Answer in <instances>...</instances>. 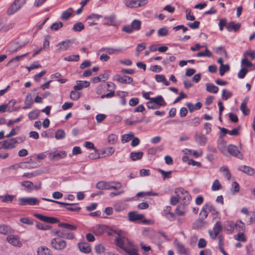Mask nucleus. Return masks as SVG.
Returning a JSON list of instances; mask_svg holds the SVG:
<instances>
[{
	"label": "nucleus",
	"instance_id": "obj_1",
	"mask_svg": "<svg viewBox=\"0 0 255 255\" xmlns=\"http://www.w3.org/2000/svg\"><path fill=\"white\" fill-rule=\"evenodd\" d=\"M58 226L62 228L61 230H54L53 234L61 238H65L68 240L74 238V235L71 231L76 230L77 227L75 225L65 223H59Z\"/></svg>",
	"mask_w": 255,
	"mask_h": 255
},
{
	"label": "nucleus",
	"instance_id": "obj_2",
	"mask_svg": "<svg viewBox=\"0 0 255 255\" xmlns=\"http://www.w3.org/2000/svg\"><path fill=\"white\" fill-rule=\"evenodd\" d=\"M219 28L221 31L223 30L224 26H225L229 31H238L241 27V24L240 23H235L234 21L227 22L226 19H222L219 22Z\"/></svg>",
	"mask_w": 255,
	"mask_h": 255
},
{
	"label": "nucleus",
	"instance_id": "obj_3",
	"mask_svg": "<svg viewBox=\"0 0 255 255\" xmlns=\"http://www.w3.org/2000/svg\"><path fill=\"white\" fill-rule=\"evenodd\" d=\"M115 233L118 235V237L115 239L116 245L121 249L125 251L128 248L126 244L128 242V240L123 237V236L124 235V232L121 230H118L116 231Z\"/></svg>",
	"mask_w": 255,
	"mask_h": 255
},
{
	"label": "nucleus",
	"instance_id": "obj_4",
	"mask_svg": "<svg viewBox=\"0 0 255 255\" xmlns=\"http://www.w3.org/2000/svg\"><path fill=\"white\" fill-rule=\"evenodd\" d=\"M174 193L180 200H182L183 201L184 204H188L189 203L191 197L189 193L183 188H176L174 190Z\"/></svg>",
	"mask_w": 255,
	"mask_h": 255
},
{
	"label": "nucleus",
	"instance_id": "obj_5",
	"mask_svg": "<svg viewBox=\"0 0 255 255\" xmlns=\"http://www.w3.org/2000/svg\"><path fill=\"white\" fill-rule=\"evenodd\" d=\"M128 220L131 222H135L137 221L142 220V222L143 224H152L153 221L151 220H143L144 215L142 214H139L135 212H130L128 214Z\"/></svg>",
	"mask_w": 255,
	"mask_h": 255
},
{
	"label": "nucleus",
	"instance_id": "obj_6",
	"mask_svg": "<svg viewBox=\"0 0 255 255\" xmlns=\"http://www.w3.org/2000/svg\"><path fill=\"white\" fill-rule=\"evenodd\" d=\"M19 205L20 206L38 205L39 200L35 197H21L18 199Z\"/></svg>",
	"mask_w": 255,
	"mask_h": 255
},
{
	"label": "nucleus",
	"instance_id": "obj_7",
	"mask_svg": "<svg viewBox=\"0 0 255 255\" xmlns=\"http://www.w3.org/2000/svg\"><path fill=\"white\" fill-rule=\"evenodd\" d=\"M24 139V137H19L8 139L3 141L2 146L5 148L11 149L15 147V144L16 143L20 142L22 141Z\"/></svg>",
	"mask_w": 255,
	"mask_h": 255
},
{
	"label": "nucleus",
	"instance_id": "obj_8",
	"mask_svg": "<svg viewBox=\"0 0 255 255\" xmlns=\"http://www.w3.org/2000/svg\"><path fill=\"white\" fill-rule=\"evenodd\" d=\"M141 26V22L137 19H134L132 21L130 25H128L125 26L123 28V30L126 32L130 33L133 30H138L140 29Z\"/></svg>",
	"mask_w": 255,
	"mask_h": 255
},
{
	"label": "nucleus",
	"instance_id": "obj_9",
	"mask_svg": "<svg viewBox=\"0 0 255 255\" xmlns=\"http://www.w3.org/2000/svg\"><path fill=\"white\" fill-rule=\"evenodd\" d=\"M52 247L56 250H63L66 247V242L60 238H54L51 241Z\"/></svg>",
	"mask_w": 255,
	"mask_h": 255
},
{
	"label": "nucleus",
	"instance_id": "obj_10",
	"mask_svg": "<svg viewBox=\"0 0 255 255\" xmlns=\"http://www.w3.org/2000/svg\"><path fill=\"white\" fill-rule=\"evenodd\" d=\"M125 3L127 7L134 8L145 4L146 1L145 0H126Z\"/></svg>",
	"mask_w": 255,
	"mask_h": 255
},
{
	"label": "nucleus",
	"instance_id": "obj_11",
	"mask_svg": "<svg viewBox=\"0 0 255 255\" xmlns=\"http://www.w3.org/2000/svg\"><path fill=\"white\" fill-rule=\"evenodd\" d=\"M73 42L69 39L59 42L57 45V51L60 52L67 50L72 44Z\"/></svg>",
	"mask_w": 255,
	"mask_h": 255
},
{
	"label": "nucleus",
	"instance_id": "obj_12",
	"mask_svg": "<svg viewBox=\"0 0 255 255\" xmlns=\"http://www.w3.org/2000/svg\"><path fill=\"white\" fill-rule=\"evenodd\" d=\"M35 216L41 221L45 222L54 224L59 222V220L54 217L45 216L41 214H35Z\"/></svg>",
	"mask_w": 255,
	"mask_h": 255
},
{
	"label": "nucleus",
	"instance_id": "obj_13",
	"mask_svg": "<svg viewBox=\"0 0 255 255\" xmlns=\"http://www.w3.org/2000/svg\"><path fill=\"white\" fill-rule=\"evenodd\" d=\"M228 151L231 155L237 157L240 159L243 158L242 155L238 149L237 146L231 144L228 147Z\"/></svg>",
	"mask_w": 255,
	"mask_h": 255
},
{
	"label": "nucleus",
	"instance_id": "obj_14",
	"mask_svg": "<svg viewBox=\"0 0 255 255\" xmlns=\"http://www.w3.org/2000/svg\"><path fill=\"white\" fill-rule=\"evenodd\" d=\"M6 240L9 244L13 246H17L19 247L22 246V243L19 241V238L16 236H8L6 238Z\"/></svg>",
	"mask_w": 255,
	"mask_h": 255
},
{
	"label": "nucleus",
	"instance_id": "obj_15",
	"mask_svg": "<svg viewBox=\"0 0 255 255\" xmlns=\"http://www.w3.org/2000/svg\"><path fill=\"white\" fill-rule=\"evenodd\" d=\"M114 79L119 82L125 84H129L133 81L132 78L130 77L127 76L121 77L119 75H116L114 77Z\"/></svg>",
	"mask_w": 255,
	"mask_h": 255
},
{
	"label": "nucleus",
	"instance_id": "obj_16",
	"mask_svg": "<svg viewBox=\"0 0 255 255\" xmlns=\"http://www.w3.org/2000/svg\"><path fill=\"white\" fill-rule=\"evenodd\" d=\"M80 251L84 253L88 254L91 252V248L90 245L86 242L80 243L78 245Z\"/></svg>",
	"mask_w": 255,
	"mask_h": 255
},
{
	"label": "nucleus",
	"instance_id": "obj_17",
	"mask_svg": "<svg viewBox=\"0 0 255 255\" xmlns=\"http://www.w3.org/2000/svg\"><path fill=\"white\" fill-rule=\"evenodd\" d=\"M122 185L119 182H107L106 190H118L121 188Z\"/></svg>",
	"mask_w": 255,
	"mask_h": 255
},
{
	"label": "nucleus",
	"instance_id": "obj_18",
	"mask_svg": "<svg viewBox=\"0 0 255 255\" xmlns=\"http://www.w3.org/2000/svg\"><path fill=\"white\" fill-rule=\"evenodd\" d=\"M174 244L179 254H186L187 253L188 249L182 243L176 240L174 242Z\"/></svg>",
	"mask_w": 255,
	"mask_h": 255
},
{
	"label": "nucleus",
	"instance_id": "obj_19",
	"mask_svg": "<svg viewBox=\"0 0 255 255\" xmlns=\"http://www.w3.org/2000/svg\"><path fill=\"white\" fill-rule=\"evenodd\" d=\"M196 142L201 146H204L207 143V139L205 135L202 134H196Z\"/></svg>",
	"mask_w": 255,
	"mask_h": 255
},
{
	"label": "nucleus",
	"instance_id": "obj_20",
	"mask_svg": "<svg viewBox=\"0 0 255 255\" xmlns=\"http://www.w3.org/2000/svg\"><path fill=\"white\" fill-rule=\"evenodd\" d=\"M76 85L74 87V89L76 91L80 90L83 88L88 87L90 85V83L87 81H77Z\"/></svg>",
	"mask_w": 255,
	"mask_h": 255
},
{
	"label": "nucleus",
	"instance_id": "obj_21",
	"mask_svg": "<svg viewBox=\"0 0 255 255\" xmlns=\"http://www.w3.org/2000/svg\"><path fill=\"white\" fill-rule=\"evenodd\" d=\"M239 170L250 176L253 175L255 173V170L253 168L246 165L240 166Z\"/></svg>",
	"mask_w": 255,
	"mask_h": 255
},
{
	"label": "nucleus",
	"instance_id": "obj_22",
	"mask_svg": "<svg viewBox=\"0 0 255 255\" xmlns=\"http://www.w3.org/2000/svg\"><path fill=\"white\" fill-rule=\"evenodd\" d=\"M37 255H52V252L47 247L41 246L37 249Z\"/></svg>",
	"mask_w": 255,
	"mask_h": 255
},
{
	"label": "nucleus",
	"instance_id": "obj_23",
	"mask_svg": "<svg viewBox=\"0 0 255 255\" xmlns=\"http://www.w3.org/2000/svg\"><path fill=\"white\" fill-rule=\"evenodd\" d=\"M28 42H26L23 45H20L19 46L18 45L17 43H14L12 45H11L9 48L7 49L6 51L9 53V54H12L15 52H16L19 49H21L23 47L25 46Z\"/></svg>",
	"mask_w": 255,
	"mask_h": 255
},
{
	"label": "nucleus",
	"instance_id": "obj_24",
	"mask_svg": "<svg viewBox=\"0 0 255 255\" xmlns=\"http://www.w3.org/2000/svg\"><path fill=\"white\" fill-rule=\"evenodd\" d=\"M108 229V227L105 225H97L94 228L95 234L97 235H101L103 234Z\"/></svg>",
	"mask_w": 255,
	"mask_h": 255
},
{
	"label": "nucleus",
	"instance_id": "obj_25",
	"mask_svg": "<svg viewBox=\"0 0 255 255\" xmlns=\"http://www.w3.org/2000/svg\"><path fill=\"white\" fill-rule=\"evenodd\" d=\"M248 99H245L240 106V110L244 115H248L250 113V110L247 108Z\"/></svg>",
	"mask_w": 255,
	"mask_h": 255
},
{
	"label": "nucleus",
	"instance_id": "obj_26",
	"mask_svg": "<svg viewBox=\"0 0 255 255\" xmlns=\"http://www.w3.org/2000/svg\"><path fill=\"white\" fill-rule=\"evenodd\" d=\"M150 100H151L152 102L154 103L156 105L159 106V108L160 106L165 105V101L161 96H158L155 98H152Z\"/></svg>",
	"mask_w": 255,
	"mask_h": 255
},
{
	"label": "nucleus",
	"instance_id": "obj_27",
	"mask_svg": "<svg viewBox=\"0 0 255 255\" xmlns=\"http://www.w3.org/2000/svg\"><path fill=\"white\" fill-rule=\"evenodd\" d=\"M203 220L202 218L197 220L193 224V228L195 229H199L204 227L206 225V222Z\"/></svg>",
	"mask_w": 255,
	"mask_h": 255
},
{
	"label": "nucleus",
	"instance_id": "obj_28",
	"mask_svg": "<svg viewBox=\"0 0 255 255\" xmlns=\"http://www.w3.org/2000/svg\"><path fill=\"white\" fill-rule=\"evenodd\" d=\"M221 131L223 132L224 134L228 133L231 135H237L239 134V129L238 128H234L231 130H229L227 128H220Z\"/></svg>",
	"mask_w": 255,
	"mask_h": 255
},
{
	"label": "nucleus",
	"instance_id": "obj_29",
	"mask_svg": "<svg viewBox=\"0 0 255 255\" xmlns=\"http://www.w3.org/2000/svg\"><path fill=\"white\" fill-rule=\"evenodd\" d=\"M206 90L211 93H217L218 92L219 88L212 83H207L206 85Z\"/></svg>",
	"mask_w": 255,
	"mask_h": 255
},
{
	"label": "nucleus",
	"instance_id": "obj_30",
	"mask_svg": "<svg viewBox=\"0 0 255 255\" xmlns=\"http://www.w3.org/2000/svg\"><path fill=\"white\" fill-rule=\"evenodd\" d=\"M14 198V195L9 194H6L5 195L0 196L1 201L7 203H11Z\"/></svg>",
	"mask_w": 255,
	"mask_h": 255
},
{
	"label": "nucleus",
	"instance_id": "obj_31",
	"mask_svg": "<svg viewBox=\"0 0 255 255\" xmlns=\"http://www.w3.org/2000/svg\"><path fill=\"white\" fill-rule=\"evenodd\" d=\"M187 106L190 112H192L195 110L200 109L202 107V104L200 102L197 103L195 105H193L192 103H188Z\"/></svg>",
	"mask_w": 255,
	"mask_h": 255
},
{
	"label": "nucleus",
	"instance_id": "obj_32",
	"mask_svg": "<svg viewBox=\"0 0 255 255\" xmlns=\"http://www.w3.org/2000/svg\"><path fill=\"white\" fill-rule=\"evenodd\" d=\"M143 152L142 151L138 152H132L130 154V157L133 161L140 159L143 156Z\"/></svg>",
	"mask_w": 255,
	"mask_h": 255
},
{
	"label": "nucleus",
	"instance_id": "obj_33",
	"mask_svg": "<svg viewBox=\"0 0 255 255\" xmlns=\"http://www.w3.org/2000/svg\"><path fill=\"white\" fill-rule=\"evenodd\" d=\"M18 8L16 6L14 2L9 6L7 9V13L8 15H12L15 13L18 10Z\"/></svg>",
	"mask_w": 255,
	"mask_h": 255
},
{
	"label": "nucleus",
	"instance_id": "obj_34",
	"mask_svg": "<svg viewBox=\"0 0 255 255\" xmlns=\"http://www.w3.org/2000/svg\"><path fill=\"white\" fill-rule=\"evenodd\" d=\"M187 211V209L184 204L179 205L176 209L175 212L177 215H183Z\"/></svg>",
	"mask_w": 255,
	"mask_h": 255
},
{
	"label": "nucleus",
	"instance_id": "obj_35",
	"mask_svg": "<svg viewBox=\"0 0 255 255\" xmlns=\"http://www.w3.org/2000/svg\"><path fill=\"white\" fill-rule=\"evenodd\" d=\"M101 51L105 52L109 54H113L116 53H118L121 52L122 50L121 49H114L112 48H103L101 49Z\"/></svg>",
	"mask_w": 255,
	"mask_h": 255
},
{
	"label": "nucleus",
	"instance_id": "obj_36",
	"mask_svg": "<svg viewBox=\"0 0 255 255\" xmlns=\"http://www.w3.org/2000/svg\"><path fill=\"white\" fill-rule=\"evenodd\" d=\"M220 171L223 174L224 176L229 180L231 179V175L228 167L226 166H222L220 168Z\"/></svg>",
	"mask_w": 255,
	"mask_h": 255
},
{
	"label": "nucleus",
	"instance_id": "obj_37",
	"mask_svg": "<svg viewBox=\"0 0 255 255\" xmlns=\"http://www.w3.org/2000/svg\"><path fill=\"white\" fill-rule=\"evenodd\" d=\"M155 79L157 82H161L166 86H168L170 83L166 80L165 76L163 75H156Z\"/></svg>",
	"mask_w": 255,
	"mask_h": 255
},
{
	"label": "nucleus",
	"instance_id": "obj_38",
	"mask_svg": "<svg viewBox=\"0 0 255 255\" xmlns=\"http://www.w3.org/2000/svg\"><path fill=\"white\" fill-rule=\"evenodd\" d=\"M108 75L106 73L100 75L99 76L94 77L93 79V82L94 83L100 82L101 80L105 81L108 79Z\"/></svg>",
	"mask_w": 255,
	"mask_h": 255
},
{
	"label": "nucleus",
	"instance_id": "obj_39",
	"mask_svg": "<svg viewBox=\"0 0 255 255\" xmlns=\"http://www.w3.org/2000/svg\"><path fill=\"white\" fill-rule=\"evenodd\" d=\"M21 185L29 191L33 190L34 184L30 181H24L21 182Z\"/></svg>",
	"mask_w": 255,
	"mask_h": 255
},
{
	"label": "nucleus",
	"instance_id": "obj_40",
	"mask_svg": "<svg viewBox=\"0 0 255 255\" xmlns=\"http://www.w3.org/2000/svg\"><path fill=\"white\" fill-rule=\"evenodd\" d=\"M134 137V134L130 132L128 134L123 135L122 137V142L126 143L131 140Z\"/></svg>",
	"mask_w": 255,
	"mask_h": 255
},
{
	"label": "nucleus",
	"instance_id": "obj_41",
	"mask_svg": "<svg viewBox=\"0 0 255 255\" xmlns=\"http://www.w3.org/2000/svg\"><path fill=\"white\" fill-rule=\"evenodd\" d=\"M99 17H88L86 22L89 26H92L97 24V21Z\"/></svg>",
	"mask_w": 255,
	"mask_h": 255
},
{
	"label": "nucleus",
	"instance_id": "obj_42",
	"mask_svg": "<svg viewBox=\"0 0 255 255\" xmlns=\"http://www.w3.org/2000/svg\"><path fill=\"white\" fill-rule=\"evenodd\" d=\"M222 188V186L218 179L214 181L211 187L212 191H215L220 190Z\"/></svg>",
	"mask_w": 255,
	"mask_h": 255
},
{
	"label": "nucleus",
	"instance_id": "obj_43",
	"mask_svg": "<svg viewBox=\"0 0 255 255\" xmlns=\"http://www.w3.org/2000/svg\"><path fill=\"white\" fill-rule=\"evenodd\" d=\"M108 141L109 144H114L118 141V136L113 133L110 134L108 136Z\"/></svg>",
	"mask_w": 255,
	"mask_h": 255
},
{
	"label": "nucleus",
	"instance_id": "obj_44",
	"mask_svg": "<svg viewBox=\"0 0 255 255\" xmlns=\"http://www.w3.org/2000/svg\"><path fill=\"white\" fill-rule=\"evenodd\" d=\"M84 25L82 22L75 23L73 27V30L76 32H80L84 29Z\"/></svg>",
	"mask_w": 255,
	"mask_h": 255
},
{
	"label": "nucleus",
	"instance_id": "obj_45",
	"mask_svg": "<svg viewBox=\"0 0 255 255\" xmlns=\"http://www.w3.org/2000/svg\"><path fill=\"white\" fill-rule=\"evenodd\" d=\"M39 116V111L37 109L32 111L28 115L29 119L31 120L36 119Z\"/></svg>",
	"mask_w": 255,
	"mask_h": 255
},
{
	"label": "nucleus",
	"instance_id": "obj_46",
	"mask_svg": "<svg viewBox=\"0 0 255 255\" xmlns=\"http://www.w3.org/2000/svg\"><path fill=\"white\" fill-rule=\"evenodd\" d=\"M230 67L228 64H222L220 65L219 68L220 74L221 76H223L225 72L229 71Z\"/></svg>",
	"mask_w": 255,
	"mask_h": 255
},
{
	"label": "nucleus",
	"instance_id": "obj_47",
	"mask_svg": "<svg viewBox=\"0 0 255 255\" xmlns=\"http://www.w3.org/2000/svg\"><path fill=\"white\" fill-rule=\"evenodd\" d=\"M208 215V210L207 208L206 204H205L203 206V207L201 209V211L200 213V216L201 218H202L203 219H204L207 217Z\"/></svg>",
	"mask_w": 255,
	"mask_h": 255
},
{
	"label": "nucleus",
	"instance_id": "obj_48",
	"mask_svg": "<svg viewBox=\"0 0 255 255\" xmlns=\"http://www.w3.org/2000/svg\"><path fill=\"white\" fill-rule=\"evenodd\" d=\"M10 228L5 225H0V234L6 235L10 232Z\"/></svg>",
	"mask_w": 255,
	"mask_h": 255
},
{
	"label": "nucleus",
	"instance_id": "obj_49",
	"mask_svg": "<svg viewBox=\"0 0 255 255\" xmlns=\"http://www.w3.org/2000/svg\"><path fill=\"white\" fill-rule=\"evenodd\" d=\"M66 154L65 151H60L58 153H53L52 158L55 160H59L65 157Z\"/></svg>",
	"mask_w": 255,
	"mask_h": 255
},
{
	"label": "nucleus",
	"instance_id": "obj_50",
	"mask_svg": "<svg viewBox=\"0 0 255 255\" xmlns=\"http://www.w3.org/2000/svg\"><path fill=\"white\" fill-rule=\"evenodd\" d=\"M240 190V186L239 184L236 182L234 181L232 184V187L231 189V190L232 191V193L233 194H235L237 193H238L239 191Z\"/></svg>",
	"mask_w": 255,
	"mask_h": 255
},
{
	"label": "nucleus",
	"instance_id": "obj_51",
	"mask_svg": "<svg viewBox=\"0 0 255 255\" xmlns=\"http://www.w3.org/2000/svg\"><path fill=\"white\" fill-rule=\"evenodd\" d=\"M232 96V92L225 89L223 90L222 97L223 100H227Z\"/></svg>",
	"mask_w": 255,
	"mask_h": 255
},
{
	"label": "nucleus",
	"instance_id": "obj_52",
	"mask_svg": "<svg viewBox=\"0 0 255 255\" xmlns=\"http://www.w3.org/2000/svg\"><path fill=\"white\" fill-rule=\"evenodd\" d=\"M55 137L57 139L64 138L65 137V133L62 129H58L55 132Z\"/></svg>",
	"mask_w": 255,
	"mask_h": 255
},
{
	"label": "nucleus",
	"instance_id": "obj_53",
	"mask_svg": "<svg viewBox=\"0 0 255 255\" xmlns=\"http://www.w3.org/2000/svg\"><path fill=\"white\" fill-rule=\"evenodd\" d=\"M226 227L228 231L232 233L234 231L235 227H236V224L233 222L228 221L226 222Z\"/></svg>",
	"mask_w": 255,
	"mask_h": 255
},
{
	"label": "nucleus",
	"instance_id": "obj_54",
	"mask_svg": "<svg viewBox=\"0 0 255 255\" xmlns=\"http://www.w3.org/2000/svg\"><path fill=\"white\" fill-rule=\"evenodd\" d=\"M50 38V35H46L44 36V41L43 44L42 49L47 50L49 48V39Z\"/></svg>",
	"mask_w": 255,
	"mask_h": 255
},
{
	"label": "nucleus",
	"instance_id": "obj_55",
	"mask_svg": "<svg viewBox=\"0 0 255 255\" xmlns=\"http://www.w3.org/2000/svg\"><path fill=\"white\" fill-rule=\"evenodd\" d=\"M20 222L27 225H32L33 224V221L30 218H21L19 219Z\"/></svg>",
	"mask_w": 255,
	"mask_h": 255
},
{
	"label": "nucleus",
	"instance_id": "obj_56",
	"mask_svg": "<svg viewBox=\"0 0 255 255\" xmlns=\"http://www.w3.org/2000/svg\"><path fill=\"white\" fill-rule=\"evenodd\" d=\"M197 56L198 57H203V56H207V57H211L212 56L211 52L207 49L206 46V50L205 51H202L198 52L197 54Z\"/></svg>",
	"mask_w": 255,
	"mask_h": 255
},
{
	"label": "nucleus",
	"instance_id": "obj_57",
	"mask_svg": "<svg viewBox=\"0 0 255 255\" xmlns=\"http://www.w3.org/2000/svg\"><path fill=\"white\" fill-rule=\"evenodd\" d=\"M205 204L207 209L208 210V212H211L214 215L218 214V212L216 211L215 207L211 203H208Z\"/></svg>",
	"mask_w": 255,
	"mask_h": 255
},
{
	"label": "nucleus",
	"instance_id": "obj_58",
	"mask_svg": "<svg viewBox=\"0 0 255 255\" xmlns=\"http://www.w3.org/2000/svg\"><path fill=\"white\" fill-rule=\"evenodd\" d=\"M222 230V226L219 222H217L213 228V232L215 233V235H218L219 233Z\"/></svg>",
	"mask_w": 255,
	"mask_h": 255
},
{
	"label": "nucleus",
	"instance_id": "obj_59",
	"mask_svg": "<svg viewBox=\"0 0 255 255\" xmlns=\"http://www.w3.org/2000/svg\"><path fill=\"white\" fill-rule=\"evenodd\" d=\"M36 226L38 229L44 231L48 230L51 228L50 226L45 225L41 223H38Z\"/></svg>",
	"mask_w": 255,
	"mask_h": 255
},
{
	"label": "nucleus",
	"instance_id": "obj_60",
	"mask_svg": "<svg viewBox=\"0 0 255 255\" xmlns=\"http://www.w3.org/2000/svg\"><path fill=\"white\" fill-rule=\"evenodd\" d=\"M67 204L68 205H64V206H65L66 209L68 211H76L77 210H79L80 209V207H77V206H76L74 204H69V203H67Z\"/></svg>",
	"mask_w": 255,
	"mask_h": 255
},
{
	"label": "nucleus",
	"instance_id": "obj_61",
	"mask_svg": "<svg viewBox=\"0 0 255 255\" xmlns=\"http://www.w3.org/2000/svg\"><path fill=\"white\" fill-rule=\"evenodd\" d=\"M79 59V55H72L64 58V60L67 61H78Z\"/></svg>",
	"mask_w": 255,
	"mask_h": 255
},
{
	"label": "nucleus",
	"instance_id": "obj_62",
	"mask_svg": "<svg viewBox=\"0 0 255 255\" xmlns=\"http://www.w3.org/2000/svg\"><path fill=\"white\" fill-rule=\"evenodd\" d=\"M234 239L236 240L241 242H246V238L243 233H240L238 234L235 235Z\"/></svg>",
	"mask_w": 255,
	"mask_h": 255
},
{
	"label": "nucleus",
	"instance_id": "obj_63",
	"mask_svg": "<svg viewBox=\"0 0 255 255\" xmlns=\"http://www.w3.org/2000/svg\"><path fill=\"white\" fill-rule=\"evenodd\" d=\"M95 250L97 254H101L105 252V248L102 245L99 244L95 246Z\"/></svg>",
	"mask_w": 255,
	"mask_h": 255
},
{
	"label": "nucleus",
	"instance_id": "obj_64",
	"mask_svg": "<svg viewBox=\"0 0 255 255\" xmlns=\"http://www.w3.org/2000/svg\"><path fill=\"white\" fill-rule=\"evenodd\" d=\"M32 104L33 99L32 95L30 94H27L24 101V104L31 107Z\"/></svg>",
	"mask_w": 255,
	"mask_h": 255
}]
</instances>
